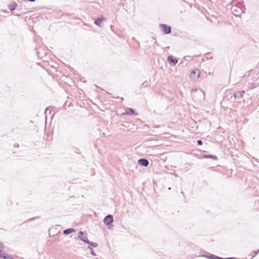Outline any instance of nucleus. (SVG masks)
<instances>
[{"label":"nucleus","mask_w":259,"mask_h":259,"mask_svg":"<svg viewBox=\"0 0 259 259\" xmlns=\"http://www.w3.org/2000/svg\"><path fill=\"white\" fill-rule=\"evenodd\" d=\"M138 163L140 166L147 167L148 166L149 162V161L146 158H141L138 160Z\"/></svg>","instance_id":"obj_8"},{"label":"nucleus","mask_w":259,"mask_h":259,"mask_svg":"<svg viewBox=\"0 0 259 259\" xmlns=\"http://www.w3.org/2000/svg\"><path fill=\"white\" fill-rule=\"evenodd\" d=\"M105 20V18L103 17H98L95 20L94 23L100 26L103 21Z\"/></svg>","instance_id":"obj_12"},{"label":"nucleus","mask_w":259,"mask_h":259,"mask_svg":"<svg viewBox=\"0 0 259 259\" xmlns=\"http://www.w3.org/2000/svg\"><path fill=\"white\" fill-rule=\"evenodd\" d=\"M89 243H88L89 245V246H91L92 247V248L93 247H96L98 246V244L97 243L91 242V241H89Z\"/></svg>","instance_id":"obj_18"},{"label":"nucleus","mask_w":259,"mask_h":259,"mask_svg":"<svg viewBox=\"0 0 259 259\" xmlns=\"http://www.w3.org/2000/svg\"><path fill=\"white\" fill-rule=\"evenodd\" d=\"M167 61L172 66L176 65L178 62V60L172 55L168 56L167 57Z\"/></svg>","instance_id":"obj_6"},{"label":"nucleus","mask_w":259,"mask_h":259,"mask_svg":"<svg viewBox=\"0 0 259 259\" xmlns=\"http://www.w3.org/2000/svg\"><path fill=\"white\" fill-rule=\"evenodd\" d=\"M197 144L198 145H202L203 144V142L201 140H198L197 141Z\"/></svg>","instance_id":"obj_21"},{"label":"nucleus","mask_w":259,"mask_h":259,"mask_svg":"<svg viewBox=\"0 0 259 259\" xmlns=\"http://www.w3.org/2000/svg\"><path fill=\"white\" fill-rule=\"evenodd\" d=\"M17 6V3L13 2L8 5V8L12 12H13L16 9Z\"/></svg>","instance_id":"obj_13"},{"label":"nucleus","mask_w":259,"mask_h":259,"mask_svg":"<svg viewBox=\"0 0 259 259\" xmlns=\"http://www.w3.org/2000/svg\"><path fill=\"white\" fill-rule=\"evenodd\" d=\"M104 223L106 225L110 226L113 222V217L111 214H108L103 220Z\"/></svg>","instance_id":"obj_3"},{"label":"nucleus","mask_w":259,"mask_h":259,"mask_svg":"<svg viewBox=\"0 0 259 259\" xmlns=\"http://www.w3.org/2000/svg\"><path fill=\"white\" fill-rule=\"evenodd\" d=\"M14 147H16V148L19 147V144H15L14 145Z\"/></svg>","instance_id":"obj_23"},{"label":"nucleus","mask_w":259,"mask_h":259,"mask_svg":"<svg viewBox=\"0 0 259 259\" xmlns=\"http://www.w3.org/2000/svg\"><path fill=\"white\" fill-rule=\"evenodd\" d=\"M245 93L244 91H237L233 93V96L235 100H240L243 97L244 94Z\"/></svg>","instance_id":"obj_7"},{"label":"nucleus","mask_w":259,"mask_h":259,"mask_svg":"<svg viewBox=\"0 0 259 259\" xmlns=\"http://www.w3.org/2000/svg\"><path fill=\"white\" fill-rule=\"evenodd\" d=\"M15 15L17 16H18V17L20 16V14H16Z\"/></svg>","instance_id":"obj_25"},{"label":"nucleus","mask_w":259,"mask_h":259,"mask_svg":"<svg viewBox=\"0 0 259 259\" xmlns=\"http://www.w3.org/2000/svg\"><path fill=\"white\" fill-rule=\"evenodd\" d=\"M258 253H259V249L254 250L251 253V255L252 257H253L254 255H256Z\"/></svg>","instance_id":"obj_19"},{"label":"nucleus","mask_w":259,"mask_h":259,"mask_svg":"<svg viewBox=\"0 0 259 259\" xmlns=\"http://www.w3.org/2000/svg\"><path fill=\"white\" fill-rule=\"evenodd\" d=\"M211 259H238L235 257H227V258H223L220 256H218L217 255H215L214 254H212V256H211Z\"/></svg>","instance_id":"obj_16"},{"label":"nucleus","mask_w":259,"mask_h":259,"mask_svg":"<svg viewBox=\"0 0 259 259\" xmlns=\"http://www.w3.org/2000/svg\"><path fill=\"white\" fill-rule=\"evenodd\" d=\"M212 59V56H210V57H207V59Z\"/></svg>","instance_id":"obj_24"},{"label":"nucleus","mask_w":259,"mask_h":259,"mask_svg":"<svg viewBox=\"0 0 259 259\" xmlns=\"http://www.w3.org/2000/svg\"><path fill=\"white\" fill-rule=\"evenodd\" d=\"M53 108L51 107V106H50V107H47L46 109V110H45V114H46V118H47V116L49 115H51V117L52 118L54 114H55V112L54 111V113L52 115V109Z\"/></svg>","instance_id":"obj_11"},{"label":"nucleus","mask_w":259,"mask_h":259,"mask_svg":"<svg viewBox=\"0 0 259 259\" xmlns=\"http://www.w3.org/2000/svg\"><path fill=\"white\" fill-rule=\"evenodd\" d=\"M88 248L91 250V254L93 256H96V253L93 251L92 249V247L91 246H88Z\"/></svg>","instance_id":"obj_20"},{"label":"nucleus","mask_w":259,"mask_h":259,"mask_svg":"<svg viewBox=\"0 0 259 259\" xmlns=\"http://www.w3.org/2000/svg\"><path fill=\"white\" fill-rule=\"evenodd\" d=\"M123 114L131 115H135V116H138V113L136 112L135 109L131 108H126L125 109V112L123 113Z\"/></svg>","instance_id":"obj_5"},{"label":"nucleus","mask_w":259,"mask_h":259,"mask_svg":"<svg viewBox=\"0 0 259 259\" xmlns=\"http://www.w3.org/2000/svg\"><path fill=\"white\" fill-rule=\"evenodd\" d=\"M199 254L200 256L205 257L207 258L211 259V256H212L213 254H211L208 252H207L204 250H202L200 251Z\"/></svg>","instance_id":"obj_9"},{"label":"nucleus","mask_w":259,"mask_h":259,"mask_svg":"<svg viewBox=\"0 0 259 259\" xmlns=\"http://www.w3.org/2000/svg\"><path fill=\"white\" fill-rule=\"evenodd\" d=\"M236 1H237L236 0H234L232 2L231 10L234 15L238 16H239L241 13H244L245 8L244 6L238 7L236 5L233 6V4H235Z\"/></svg>","instance_id":"obj_1"},{"label":"nucleus","mask_w":259,"mask_h":259,"mask_svg":"<svg viewBox=\"0 0 259 259\" xmlns=\"http://www.w3.org/2000/svg\"><path fill=\"white\" fill-rule=\"evenodd\" d=\"M209 53L206 54L207 55H209Z\"/></svg>","instance_id":"obj_26"},{"label":"nucleus","mask_w":259,"mask_h":259,"mask_svg":"<svg viewBox=\"0 0 259 259\" xmlns=\"http://www.w3.org/2000/svg\"><path fill=\"white\" fill-rule=\"evenodd\" d=\"M148 85V82H146V81H145L142 84V85L144 86V87H147V85Z\"/></svg>","instance_id":"obj_22"},{"label":"nucleus","mask_w":259,"mask_h":259,"mask_svg":"<svg viewBox=\"0 0 259 259\" xmlns=\"http://www.w3.org/2000/svg\"><path fill=\"white\" fill-rule=\"evenodd\" d=\"M203 157L205 158H210L213 160H217L218 159L215 155L211 154H204Z\"/></svg>","instance_id":"obj_14"},{"label":"nucleus","mask_w":259,"mask_h":259,"mask_svg":"<svg viewBox=\"0 0 259 259\" xmlns=\"http://www.w3.org/2000/svg\"><path fill=\"white\" fill-rule=\"evenodd\" d=\"M248 88L250 89H253L255 88L258 85V84L255 82L248 83Z\"/></svg>","instance_id":"obj_17"},{"label":"nucleus","mask_w":259,"mask_h":259,"mask_svg":"<svg viewBox=\"0 0 259 259\" xmlns=\"http://www.w3.org/2000/svg\"><path fill=\"white\" fill-rule=\"evenodd\" d=\"M75 230L73 228H68L63 231V234L64 235H69L72 232H75Z\"/></svg>","instance_id":"obj_15"},{"label":"nucleus","mask_w":259,"mask_h":259,"mask_svg":"<svg viewBox=\"0 0 259 259\" xmlns=\"http://www.w3.org/2000/svg\"><path fill=\"white\" fill-rule=\"evenodd\" d=\"M159 27L161 28L163 33L164 34H169L171 32V28L168 25L165 24H160L159 25Z\"/></svg>","instance_id":"obj_2"},{"label":"nucleus","mask_w":259,"mask_h":259,"mask_svg":"<svg viewBox=\"0 0 259 259\" xmlns=\"http://www.w3.org/2000/svg\"><path fill=\"white\" fill-rule=\"evenodd\" d=\"M200 76L199 70H193L190 73V77L193 79L198 78Z\"/></svg>","instance_id":"obj_10"},{"label":"nucleus","mask_w":259,"mask_h":259,"mask_svg":"<svg viewBox=\"0 0 259 259\" xmlns=\"http://www.w3.org/2000/svg\"><path fill=\"white\" fill-rule=\"evenodd\" d=\"M84 232L79 231L78 233V238L87 244L89 243V240L87 236V234H85V235H84Z\"/></svg>","instance_id":"obj_4"}]
</instances>
